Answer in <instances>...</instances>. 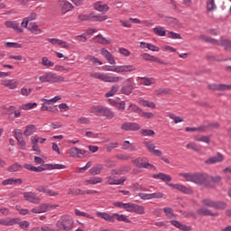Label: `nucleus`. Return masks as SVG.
<instances>
[{
    "label": "nucleus",
    "mask_w": 231,
    "mask_h": 231,
    "mask_svg": "<svg viewBox=\"0 0 231 231\" xmlns=\"http://www.w3.org/2000/svg\"><path fill=\"white\" fill-rule=\"evenodd\" d=\"M219 125L217 123H206L203 126V131H212L214 129H218Z\"/></svg>",
    "instance_id": "obj_44"
},
{
    "label": "nucleus",
    "mask_w": 231,
    "mask_h": 231,
    "mask_svg": "<svg viewBox=\"0 0 231 231\" xmlns=\"http://www.w3.org/2000/svg\"><path fill=\"white\" fill-rule=\"evenodd\" d=\"M94 8L97 12H107L109 10V5H107V4H104L102 2H97L94 5Z\"/></svg>",
    "instance_id": "obj_32"
},
{
    "label": "nucleus",
    "mask_w": 231,
    "mask_h": 231,
    "mask_svg": "<svg viewBox=\"0 0 231 231\" xmlns=\"http://www.w3.org/2000/svg\"><path fill=\"white\" fill-rule=\"evenodd\" d=\"M19 223V218H2L0 219V225L4 226H13V225H17Z\"/></svg>",
    "instance_id": "obj_27"
},
{
    "label": "nucleus",
    "mask_w": 231,
    "mask_h": 231,
    "mask_svg": "<svg viewBox=\"0 0 231 231\" xmlns=\"http://www.w3.org/2000/svg\"><path fill=\"white\" fill-rule=\"evenodd\" d=\"M132 213L138 214L139 216H143V214H145V208L138 204H134Z\"/></svg>",
    "instance_id": "obj_38"
},
{
    "label": "nucleus",
    "mask_w": 231,
    "mask_h": 231,
    "mask_svg": "<svg viewBox=\"0 0 231 231\" xmlns=\"http://www.w3.org/2000/svg\"><path fill=\"white\" fill-rule=\"evenodd\" d=\"M102 181H104L102 177H93V178H91L89 180H87L86 183L88 185H97V183H102Z\"/></svg>",
    "instance_id": "obj_46"
},
{
    "label": "nucleus",
    "mask_w": 231,
    "mask_h": 231,
    "mask_svg": "<svg viewBox=\"0 0 231 231\" xmlns=\"http://www.w3.org/2000/svg\"><path fill=\"white\" fill-rule=\"evenodd\" d=\"M35 19H37V14L35 13H31L28 17L24 18V28H28V23H30V21H35Z\"/></svg>",
    "instance_id": "obj_53"
},
{
    "label": "nucleus",
    "mask_w": 231,
    "mask_h": 231,
    "mask_svg": "<svg viewBox=\"0 0 231 231\" xmlns=\"http://www.w3.org/2000/svg\"><path fill=\"white\" fill-rule=\"evenodd\" d=\"M141 128L142 126H140V125H138L137 123H131V122H125L121 125V129L123 131H140Z\"/></svg>",
    "instance_id": "obj_15"
},
{
    "label": "nucleus",
    "mask_w": 231,
    "mask_h": 231,
    "mask_svg": "<svg viewBox=\"0 0 231 231\" xmlns=\"http://www.w3.org/2000/svg\"><path fill=\"white\" fill-rule=\"evenodd\" d=\"M33 107H37V103H27L25 105H22L21 109H23V111H28L30 109H33Z\"/></svg>",
    "instance_id": "obj_56"
},
{
    "label": "nucleus",
    "mask_w": 231,
    "mask_h": 231,
    "mask_svg": "<svg viewBox=\"0 0 231 231\" xmlns=\"http://www.w3.org/2000/svg\"><path fill=\"white\" fill-rule=\"evenodd\" d=\"M23 169L19 163H14L8 168L9 172H19Z\"/></svg>",
    "instance_id": "obj_54"
},
{
    "label": "nucleus",
    "mask_w": 231,
    "mask_h": 231,
    "mask_svg": "<svg viewBox=\"0 0 231 231\" xmlns=\"http://www.w3.org/2000/svg\"><path fill=\"white\" fill-rule=\"evenodd\" d=\"M166 23L173 26V28H178V26H180V21H178L176 18L167 17Z\"/></svg>",
    "instance_id": "obj_50"
},
{
    "label": "nucleus",
    "mask_w": 231,
    "mask_h": 231,
    "mask_svg": "<svg viewBox=\"0 0 231 231\" xmlns=\"http://www.w3.org/2000/svg\"><path fill=\"white\" fill-rule=\"evenodd\" d=\"M141 134H143V136H154V132L149 129H143L141 130Z\"/></svg>",
    "instance_id": "obj_63"
},
{
    "label": "nucleus",
    "mask_w": 231,
    "mask_h": 231,
    "mask_svg": "<svg viewBox=\"0 0 231 231\" xmlns=\"http://www.w3.org/2000/svg\"><path fill=\"white\" fill-rule=\"evenodd\" d=\"M102 171H104V165L103 164H98L97 166L92 167L89 170V173L92 176H97V175L100 174V172H102Z\"/></svg>",
    "instance_id": "obj_36"
},
{
    "label": "nucleus",
    "mask_w": 231,
    "mask_h": 231,
    "mask_svg": "<svg viewBox=\"0 0 231 231\" xmlns=\"http://www.w3.org/2000/svg\"><path fill=\"white\" fill-rule=\"evenodd\" d=\"M152 178H154V180H162V181H164L165 183H169L170 181H172V177H171V175H167L163 172H160L158 174H153Z\"/></svg>",
    "instance_id": "obj_26"
},
{
    "label": "nucleus",
    "mask_w": 231,
    "mask_h": 231,
    "mask_svg": "<svg viewBox=\"0 0 231 231\" xmlns=\"http://www.w3.org/2000/svg\"><path fill=\"white\" fill-rule=\"evenodd\" d=\"M142 86H154L156 84V79L149 77H138Z\"/></svg>",
    "instance_id": "obj_25"
},
{
    "label": "nucleus",
    "mask_w": 231,
    "mask_h": 231,
    "mask_svg": "<svg viewBox=\"0 0 231 231\" xmlns=\"http://www.w3.org/2000/svg\"><path fill=\"white\" fill-rule=\"evenodd\" d=\"M42 102H44L47 106H53V104L59 102V100H62V97L60 96H56L51 99H42Z\"/></svg>",
    "instance_id": "obj_45"
},
{
    "label": "nucleus",
    "mask_w": 231,
    "mask_h": 231,
    "mask_svg": "<svg viewBox=\"0 0 231 231\" xmlns=\"http://www.w3.org/2000/svg\"><path fill=\"white\" fill-rule=\"evenodd\" d=\"M101 55H103V57H105V59H106L108 64H112V65L116 64V60L113 57V54H111V52L108 51L107 49L102 48L101 49Z\"/></svg>",
    "instance_id": "obj_20"
},
{
    "label": "nucleus",
    "mask_w": 231,
    "mask_h": 231,
    "mask_svg": "<svg viewBox=\"0 0 231 231\" xmlns=\"http://www.w3.org/2000/svg\"><path fill=\"white\" fill-rule=\"evenodd\" d=\"M61 10L63 14H68V12H71V10H73V5L69 2H63Z\"/></svg>",
    "instance_id": "obj_47"
},
{
    "label": "nucleus",
    "mask_w": 231,
    "mask_h": 231,
    "mask_svg": "<svg viewBox=\"0 0 231 231\" xmlns=\"http://www.w3.org/2000/svg\"><path fill=\"white\" fill-rule=\"evenodd\" d=\"M23 198L25 201H29V203H33L34 205H39L41 203V199L37 196V193L28 191L23 193Z\"/></svg>",
    "instance_id": "obj_10"
},
{
    "label": "nucleus",
    "mask_w": 231,
    "mask_h": 231,
    "mask_svg": "<svg viewBox=\"0 0 231 231\" xmlns=\"http://www.w3.org/2000/svg\"><path fill=\"white\" fill-rule=\"evenodd\" d=\"M134 91V84L133 82V79L129 78L125 80V86L121 88V93L123 95H131Z\"/></svg>",
    "instance_id": "obj_9"
},
{
    "label": "nucleus",
    "mask_w": 231,
    "mask_h": 231,
    "mask_svg": "<svg viewBox=\"0 0 231 231\" xmlns=\"http://www.w3.org/2000/svg\"><path fill=\"white\" fill-rule=\"evenodd\" d=\"M217 9V6L216 5L215 0H207L206 2V12L207 14H210L212 12H215V10Z\"/></svg>",
    "instance_id": "obj_30"
},
{
    "label": "nucleus",
    "mask_w": 231,
    "mask_h": 231,
    "mask_svg": "<svg viewBox=\"0 0 231 231\" xmlns=\"http://www.w3.org/2000/svg\"><path fill=\"white\" fill-rule=\"evenodd\" d=\"M132 163L138 167V169H155L154 165L149 163V161L145 157H138L132 161Z\"/></svg>",
    "instance_id": "obj_6"
},
{
    "label": "nucleus",
    "mask_w": 231,
    "mask_h": 231,
    "mask_svg": "<svg viewBox=\"0 0 231 231\" xmlns=\"http://www.w3.org/2000/svg\"><path fill=\"white\" fill-rule=\"evenodd\" d=\"M17 183H19V185H22L23 180L11 178L4 180L2 181V185H4V187H6V185H17Z\"/></svg>",
    "instance_id": "obj_29"
},
{
    "label": "nucleus",
    "mask_w": 231,
    "mask_h": 231,
    "mask_svg": "<svg viewBox=\"0 0 231 231\" xmlns=\"http://www.w3.org/2000/svg\"><path fill=\"white\" fill-rule=\"evenodd\" d=\"M33 133H37V127L34 125H29L23 132L24 136H32Z\"/></svg>",
    "instance_id": "obj_35"
},
{
    "label": "nucleus",
    "mask_w": 231,
    "mask_h": 231,
    "mask_svg": "<svg viewBox=\"0 0 231 231\" xmlns=\"http://www.w3.org/2000/svg\"><path fill=\"white\" fill-rule=\"evenodd\" d=\"M93 41L98 44H111V39L105 38L101 34L95 36Z\"/></svg>",
    "instance_id": "obj_31"
},
{
    "label": "nucleus",
    "mask_w": 231,
    "mask_h": 231,
    "mask_svg": "<svg viewBox=\"0 0 231 231\" xmlns=\"http://www.w3.org/2000/svg\"><path fill=\"white\" fill-rule=\"evenodd\" d=\"M42 64L46 66V68H51L54 66V63L48 59V57H43L42 60Z\"/></svg>",
    "instance_id": "obj_57"
},
{
    "label": "nucleus",
    "mask_w": 231,
    "mask_h": 231,
    "mask_svg": "<svg viewBox=\"0 0 231 231\" xmlns=\"http://www.w3.org/2000/svg\"><path fill=\"white\" fill-rule=\"evenodd\" d=\"M190 182L195 183V185H202L203 173H192Z\"/></svg>",
    "instance_id": "obj_28"
},
{
    "label": "nucleus",
    "mask_w": 231,
    "mask_h": 231,
    "mask_svg": "<svg viewBox=\"0 0 231 231\" xmlns=\"http://www.w3.org/2000/svg\"><path fill=\"white\" fill-rule=\"evenodd\" d=\"M163 212L170 219H172V217H174V212H172V209L171 208H164Z\"/></svg>",
    "instance_id": "obj_60"
},
{
    "label": "nucleus",
    "mask_w": 231,
    "mask_h": 231,
    "mask_svg": "<svg viewBox=\"0 0 231 231\" xmlns=\"http://www.w3.org/2000/svg\"><path fill=\"white\" fill-rule=\"evenodd\" d=\"M118 174L116 170H112L111 175L106 177L108 185H124L125 183L127 177H121L120 179H116L115 175Z\"/></svg>",
    "instance_id": "obj_5"
},
{
    "label": "nucleus",
    "mask_w": 231,
    "mask_h": 231,
    "mask_svg": "<svg viewBox=\"0 0 231 231\" xmlns=\"http://www.w3.org/2000/svg\"><path fill=\"white\" fill-rule=\"evenodd\" d=\"M107 15L95 14L93 13L88 14V21L92 23L106 21Z\"/></svg>",
    "instance_id": "obj_24"
},
{
    "label": "nucleus",
    "mask_w": 231,
    "mask_h": 231,
    "mask_svg": "<svg viewBox=\"0 0 231 231\" xmlns=\"http://www.w3.org/2000/svg\"><path fill=\"white\" fill-rule=\"evenodd\" d=\"M223 178L219 175H216L215 177H212L208 174L203 175V186L206 189H214L216 187V184L221 183V180Z\"/></svg>",
    "instance_id": "obj_4"
},
{
    "label": "nucleus",
    "mask_w": 231,
    "mask_h": 231,
    "mask_svg": "<svg viewBox=\"0 0 231 231\" xmlns=\"http://www.w3.org/2000/svg\"><path fill=\"white\" fill-rule=\"evenodd\" d=\"M115 219H116L117 221H123L124 223H131V220H129V218H127V216L124 214L114 213V223Z\"/></svg>",
    "instance_id": "obj_41"
},
{
    "label": "nucleus",
    "mask_w": 231,
    "mask_h": 231,
    "mask_svg": "<svg viewBox=\"0 0 231 231\" xmlns=\"http://www.w3.org/2000/svg\"><path fill=\"white\" fill-rule=\"evenodd\" d=\"M180 178L184 179V181H191L192 180V173H179Z\"/></svg>",
    "instance_id": "obj_62"
},
{
    "label": "nucleus",
    "mask_w": 231,
    "mask_h": 231,
    "mask_svg": "<svg viewBox=\"0 0 231 231\" xmlns=\"http://www.w3.org/2000/svg\"><path fill=\"white\" fill-rule=\"evenodd\" d=\"M5 24L6 28H11V30H14L16 33H23V27L19 26V23L17 21H5Z\"/></svg>",
    "instance_id": "obj_17"
},
{
    "label": "nucleus",
    "mask_w": 231,
    "mask_h": 231,
    "mask_svg": "<svg viewBox=\"0 0 231 231\" xmlns=\"http://www.w3.org/2000/svg\"><path fill=\"white\" fill-rule=\"evenodd\" d=\"M142 58L143 60H149L150 62H158V64H167V62L160 60L156 56L151 55L149 53H143L142 54Z\"/></svg>",
    "instance_id": "obj_22"
},
{
    "label": "nucleus",
    "mask_w": 231,
    "mask_h": 231,
    "mask_svg": "<svg viewBox=\"0 0 231 231\" xmlns=\"http://www.w3.org/2000/svg\"><path fill=\"white\" fill-rule=\"evenodd\" d=\"M39 80L42 83L50 82L51 84H55L59 82H64V77L58 76L56 73L53 72H47L40 76Z\"/></svg>",
    "instance_id": "obj_2"
},
{
    "label": "nucleus",
    "mask_w": 231,
    "mask_h": 231,
    "mask_svg": "<svg viewBox=\"0 0 231 231\" xmlns=\"http://www.w3.org/2000/svg\"><path fill=\"white\" fill-rule=\"evenodd\" d=\"M141 104L143 106V107H151L152 109H156V104H154V102L143 99L141 100Z\"/></svg>",
    "instance_id": "obj_55"
},
{
    "label": "nucleus",
    "mask_w": 231,
    "mask_h": 231,
    "mask_svg": "<svg viewBox=\"0 0 231 231\" xmlns=\"http://www.w3.org/2000/svg\"><path fill=\"white\" fill-rule=\"evenodd\" d=\"M16 140L18 142L19 149H21L22 151H24V149H26V142L23 138V134L20 133V134L17 135Z\"/></svg>",
    "instance_id": "obj_43"
},
{
    "label": "nucleus",
    "mask_w": 231,
    "mask_h": 231,
    "mask_svg": "<svg viewBox=\"0 0 231 231\" xmlns=\"http://www.w3.org/2000/svg\"><path fill=\"white\" fill-rule=\"evenodd\" d=\"M224 160H225V156L218 152L215 156L206 160L205 163L207 165H214L216 163H221L222 162H224Z\"/></svg>",
    "instance_id": "obj_18"
},
{
    "label": "nucleus",
    "mask_w": 231,
    "mask_h": 231,
    "mask_svg": "<svg viewBox=\"0 0 231 231\" xmlns=\"http://www.w3.org/2000/svg\"><path fill=\"white\" fill-rule=\"evenodd\" d=\"M125 113H126L127 115H131V113H142V108H139L138 106H136V105L131 103V104L128 106V107H127Z\"/></svg>",
    "instance_id": "obj_37"
},
{
    "label": "nucleus",
    "mask_w": 231,
    "mask_h": 231,
    "mask_svg": "<svg viewBox=\"0 0 231 231\" xmlns=\"http://www.w3.org/2000/svg\"><path fill=\"white\" fill-rule=\"evenodd\" d=\"M167 186L175 189V190H180V192L183 194H192V189L182 184L167 183Z\"/></svg>",
    "instance_id": "obj_13"
},
{
    "label": "nucleus",
    "mask_w": 231,
    "mask_h": 231,
    "mask_svg": "<svg viewBox=\"0 0 231 231\" xmlns=\"http://www.w3.org/2000/svg\"><path fill=\"white\" fill-rule=\"evenodd\" d=\"M103 110H104V106H94L90 107L89 113L96 115V116H102Z\"/></svg>",
    "instance_id": "obj_33"
},
{
    "label": "nucleus",
    "mask_w": 231,
    "mask_h": 231,
    "mask_svg": "<svg viewBox=\"0 0 231 231\" xmlns=\"http://www.w3.org/2000/svg\"><path fill=\"white\" fill-rule=\"evenodd\" d=\"M188 149H192V151H195L196 152H201V145H199L196 143H189L187 144Z\"/></svg>",
    "instance_id": "obj_51"
},
{
    "label": "nucleus",
    "mask_w": 231,
    "mask_h": 231,
    "mask_svg": "<svg viewBox=\"0 0 231 231\" xmlns=\"http://www.w3.org/2000/svg\"><path fill=\"white\" fill-rule=\"evenodd\" d=\"M120 89V86L118 85H115L111 88L110 91H108L106 94V98H109V97H115V94L116 93H118Z\"/></svg>",
    "instance_id": "obj_49"
},
{
    "label": "nucleus",
    "mask_w": 231,
    "mask_h": 231,
    "mask_svg": "<svg viewBox=\"0 0 231 231\" xmlns=\"http://www.w3.org/2000/svg\"><path fill=\"white\" fill-rule=\"evenodd\" d=\"M203 41L205 42H209V44H213L214 46H222L226 51H231V41L228 39H224L219 42L214 38L204 36Z\"/></svg>",
    "instance_id": "obj_1"
},
{
    "label": "nucleus",
    "mask_w": 231,
    "mask_h": 231,
    "mask_svg": "<svg viewBox=\"0 0 231 231\" xmlns=\"http://www.w3.org/2000/svg\"><path fill=\"white\" fill-rule=\"evenodd\" d=\"M96 216H97V217H101V219H105V221H108L109 223H115V214L111 216L109 213L97 211Z\"/></svg>",
    "instance_id": "obj_23"
},
{
    "label": "nucleus",
    "mask_w": 231,
    "mask_h": 231,
    "mask_svg": "<svg viewBox=\"0 0 231 231\" xmlns=\"http://www.w3.org/2000/svg\"><path fill=\"white\" fill-rule=\"evenodd\" d=\"M213 208H216V210H223L226 208V203L223 201L214 202Z\"/></svg>",
    "instance_id": "obj_52"
},
{
    "label": "nucleus",
    "mask_w": 231,
    "mask_h": 231,
    "mask_svg": "<svg viewBox=\"0 0 231 231\" xmlns=\"http://www.w3.org/2000/svg\"><path fill=\"white\" fill-rule=\"evenodd\" d=\"M167 37H169V39H181V35L174 32H169Z\"/></svg>",
    "instance_id": "obj_64"
},
{
    "label": "nucleus",
    "mask_w": 231,
    "mask_h": 231,
    "mask_svg": "<svg viewBox=\"0 0 231 231\" xmlns=\"http://www.w3.org/2000/svg\"><path fill=\"white\" fill-rule=\"evenodd\" d=\"M27 29L29 30V32L36 33V35H38V33H42V30H41V28H39V25H37V23H30Z\"/></svg>",
    "instance_id": "obj_40"
},
{
    "label": "nucleus",
    "mask_w": 231,
    "mask_h": 231,
    "mask_svg": "<svg viewBox=\"0 0 231 231\" xmlns=\"http://www.w3.org/2000/svg\"><path fill=\"white\" fill-rule=\"evenodd\" d=\"M143 145L146 147V149L151 152V154H153V156H163V152L162 150H156V145H154V143L152 141H143Z\"/></svg>",
    "instance_id": "obj_8"
},
{
    "label": "nucleus",
    "mask_w": 231,
    "mask_h": 231,
    "mask_svg": "<svg viewBox=\"0 0 231 231\" xmlns=\"http://www.w3.org/2000/svg\"><path fill=\"white\" fill-rule=\"evenodd\" d=\"M59 205H51L50 203H43L36 208H32L31 212L32 214H44V212H48V210H51V208H57Z\"/></svg>",
    "instance_id": "obj_7"
},
{
    "label": "nucleus",
    "mask_w": 231,
    "mask_h": 231,
    "mask_svg": "<svg viewBox=\"0 0 231 231\" xmlns=\"http://www.w3.org/2000/svg\"><path fill=\"white\" fill-rule=\"evenodd\" d=\"M120 80H122V77L103 73V82H109V83L113 84V83H116V82H120Z\"/></svg>",
    "instance_id": "obj_21"
},
{
    "label": "nucleus",
    "mask_w": 231,
    "mask_h": 231,
    "mask_svg": "<svg viewBox=\"0 0 231 231\" xmlns=\"http://www.w3.org/2000/svg\"><path fill=\"white\" fill-rule=\"evenodd\" d=\"M57 226L60 228V230H65L69 231L73 229V218L68 215L62 216L58 221H57Z\"/></svg>",
    "instance_id": "obj_3"
},
{
    "label": "nucleus",
    "mask_w": 231,
    "mask_h": 231,
    "mask_svg": "<svg viewBox=\"0 0 231 231\" xmlns=\"http://www.w3.org/2000/svg\"><path fill=\"white\" fill-rule=\"evenodd\" d=\"M1 84L8 88V89H17L19 88V81L17 79H3Z\"/></svg>",
    "instance_id": "obj_19"
},
{
    "label": "nucleus",
    "mask_w": 231,
    "mask_h": 231,
    "mask_svg": "<svg viewBox=\"0 0 231 231\" xmlns=\"http://www.w3.org/2000/svg\"><path fill=\"white\" fill-rule=\"evenodd\" d=\"M171 224L173 226H176V228H179L180 230H182V231H189V230H190V227H189V226L181 224V223H180V221H178V220H171Z\"/></svg>",
    "instance_id": "obj_34"
},
{
    "label": "nucleus",
    "mask_w": 231,
    "mask_h": 231,
    "mask_svg": "<svg viewBox=\"0 0 231 231\" xmlns=\"http://www.w3.org/2000/svg\"><path fill=\"white\" fill-rule=\"evenodd\" d=\"M5 48H23V45L18 42H5Z\"/></svg>",
    "instance_id": "obj_59"
},
{
    "label": "nucleus",
    "mask_w": 231,
    "mask_h": 231,
    "mask_svg": "<svg viewBox=\"0 0 231 231\" xmlns=\"http://www.w3.org/2000/svg\"><path fill=\"white\" fill-rule=\"evenodd\" d=\"M169 117L174 121L175 124H180L181 122H183V118H181L180 116H177L176 115L171 113L169 115Z\"/></svg>",
    "instance_id": "obj_58"
},
{
    "label": "nucleus",
    "mask_w": 231,
    "mask_h": 231,
    "mask_svg": "<svg viewBox=\"0 0 231 231\" xmlns=\"http://www.w3.org/2000/svg\"><path fill=\"white\" fill-rule=\"evenodd\" d=\"M153 33L159 37H165V35H167V31H165V28L162 26H158L153 28Z\"/></svg>",
    "instance_id": "obj_42"
},
{
    "label": "nucleus",
    "mask_w": 231,
    "mask_h": 231,
    "mask_svg": "<svg viewBox=\"0 0 231 231\" xmlns=\"http://www.w3.org/2000/svg\"><path fill=\"white\" fill-rule=\"evenodd\" d=\"M101 116H106L108 120H112V118H115V112L107 107H103Z\"/></svg>",
    "instance_id": "obj_39"
},
{
    "label": "nucleus",
    "mask_w": 231,
    "mask_h": 231,
    "mask_svg": "<svg viewBox=\"0 0 231 231\" xmlns=\"http://www.w3.org/2000/svg\"><path fill=\"white\" fill-rule=\"evenodd\" d=\"M86 60H89V62H92L94 65L98 64L99 66H102V64H104L98 58L92 55L86 56Z\"/></svg>",
    "instance_id": "obj_48"
},
{
    "label": "nucleus",
    "mask_w": 231,
    "mask_h": 231,
    "mask_svg": "<svg viewBox=\"0 0 231 231\" xmlns=\"http://www.w3.org/2000/svg\"><path fill=\"white\" fill-rule=\"evenodd\" d=\"M136 71V67L134 65H121L116 66V73H133Z\"/></svg>",
    "instance_id": "obj_16"
},
{
    "label": "nucleus",
    "mask_w": 231,
    "mask_h": 231,
    "mask_svg": "<svg viewBox=\"0 0 231 231\" xmlns=\"http://www.w3.org/2000/svg\"><path fill=\"white\" fill-rule=\"evenodd\" d=\"M211 91H231V85L226 84H211L208 86Z\"/></svg>",
    "instance_id": "obj_14"
},
{
    "label": "nucleus",
    "mask_w": 231,
    "mask_h": 231,
    "mask_svg": "<svg viewBox=\"0 0 231 231\" xmlns=\"http://www.w3.org/2000/svg\"><path fill=\"white\" fill-rule=\"evenodd\" d=\"M134 207V203L133 202H128V203H125V206H124V209L126 210V212H131L133 213V208Z\"/></svg>",
    "instance_id": "obj_61"
},
{
    "label": "nucleus",
    "mask_w": 231,
    "mask_h": 231,
    "mask_svg": "<svg viewBox=\"0 0 231 231\" xmlns=\"http://www.w3.org/2000/svg\"><path fill=\"white\" fill-rule=\"evenodd\" d=\"M47 41L48 42H51L52 46H60V48H65V50H69L71 48L68 42L62 41L58 38H48Z\"/></svg>",
    "instance_id": "obj_11"
},
{
    "label": "nucleus",
    "mask_w": 231,
    "mask_h": 231,
    "mask_svg": "<svg viewBox=\"0 0 231 231\" xmlns=\"http://www.w3.org/2000/svg\"><path fill=\"white\" fill-rule=\"evenodd\" d=\"M167 186L175 189V190H180V192L183 194H192V189L182 184L167 183Z\"/></svg>",
    "instance_id": "obj_12"
}]
</instances>
